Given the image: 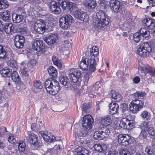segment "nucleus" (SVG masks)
I'll return each instance as SVG.
<instances>
[{"label":"nucleus","instance_id":"a18cd8bd","mask_svg":"<svg viewBox=\"0 0 155 155\" xmlns=\"http://www.w3.org/2000/svg\"><path fill=\"white\" fill-rule=\"evenodd\" d=\"M98 86H93L91 87L92 91L91 92L89 93V95L90 97L91 98H94L95 94L97 93V91L96 90V88H97Z\"/></svg>","mask_w":155,"mask_h":155},{"label":"nucleus","instance_id":"c85d7f7f","mask_svg":"<svg viewBox=\"0 0 155 155\" xmlns=\"http://www.w3.org/2000/svg\"><path fill=\"white\" fill-rule=\"evenodd\" d=\"M3 31H4L7 34H9L13 30V27L11 23H6L5 25H3Z\"/></svg>","mask_w":155,"mask_h":155},{"label":"nucleus","instance_id":"0eeeda50","mask_svg":"<svg viewBox=\"0 0 155 155\" xmlns=\"http://www.w3.org/2000/svg\"><path fill=\"white\" fill-rule=\"evenodd\" d=\"M28 138L29 139V142L33 145L35 150L39 149L41 146V143L38 141V136L31 132H28Z\"/></svg>","mask_w":155,"mask_h":155},{"label":"nucleus","instance_id":"603ef678","mask_svg":"<svg viewBox=\"0 0 155 155\" xmlns=\"http://www.w3.org/2000/svg\"><path fill=\"white\" fill-rule=\"evenodd\" d=\"M81 12H82V11L80 9L75 10L73 12L74 16L75 18L79 19L81 15Z\"/></svg>","mask_w":155,"mask_h":155},{"label":"nucleus","instance_id":"c9c22d12","mask_svg":"<svg viewBox=\"0 0 155 155\" xmlns=\"http://www.w3.org/2000/svg\"><path fill=\"white\" fill-rule=\"evenodd\" d=\"M99 54L98 48L95 46L92 47L91 49L90 50V56H95V57L97 58V55Z\"/></svg>","mask_w":155,"mask_h":155},{"label":"nucleus","instance_id":"e433bc0d","mask_svg":"<svg viewBox=\"0 0 155 155\" xmlns=\"http://www.w3.org/2000/svg\"><path fill=\"white\" fill-rule=\"evenodd\" d=\"M92 77L91 73V71H86L84 74V84L86 85L89 79Z\"/></svg>","mask_w":155,"mask_h":155},{"label":"nucleus","instance_id":"f3484780","mask_svg":"<svg viewBox=\"0 0 155 155\" xmlns=\"http://www.w3.org/2000/svg\"><path fill=\"white\" fill-rule=\"evenodd\" d=\"M126 104L124 103L123 104H122L120 105V107L122 109V115L123 116V118H122V120L120 121V126L122 128H123L124 129H125V125L126 124V123L125 122V121H126V119L125 117V115L126 114Z\"/></svg>","mask_w":155,"mask_h":155},{"label":"nucleus","instance_id":"7c9ffc66","mask_svg":"<svg viewBox=\"0 0 155 155\" xmlns=\"http://www.w3.org/2000/svg\"><path fill=\"white\" fill-rule=\"evenodd\" d=\"M52 60L54 64L57 66L58 68H61L62 67V62L55 56H52Z\"/></svg>","mask_w":155,"mask_h":155},{"label":"nucleus","instance_id":"412c9836","mask_svg":"<svg viewBox=\"0 0 155 155\" xmlns=\"http://www.w3.org/2000/svg\"><path fill=\"white\" fill-rule=\"evenodd\" d=\"M142 22L150 29H153L155 26V21L151 18H148L144 19L142 20Z\"/></svg>","mask_w":155,"mask_h":155},{"label":"nucleus","instance_id":"cd10ccee","mask_svg":"<svg viewBox=\"0 0 155 155\" xmlns=\"http://www.w3.org/2000/svg\"><path fill=\"white\" fill-rule=\"evenodd\" d=\"M112 122L111 116H108L102 119L101 124L104 126H107L110 124Z\"/></svg>","mask_w":155,"mask_h":155},{"label":"nucleus","instance_id":"4468645a","mask_svg":"<svg viewBox=\"0 0 155 155\" xmlns=\"http://www.w3.org/2000/svg\"><path fill=\"white\" fill-rule=\"evenodd\" d=\"M25 42V39L24 36L17 35L14 39V43L15 47L18 48H21L24 46Z\"/></svg>","mask_w":155,"mask_h":155},{"label":"nucleus","instance_id":"39448f33","mask_svg":"<svg viewBox=\"0 0 155 155\" xmlns=\"http://www.w3.org/2000/svg\"><path fill=\"white\" fill-rule=\"evenodd\" d=\"M138 46L137 53L140 56L146 57L150 54L152 49L148 43L145 42L141 43Z\"/></svg>","mask_w":155,"mask_h":155},{"label":"nucleus","instance_id":"37998d69","mask_svg":"<svg viewBox=\"0 0 155 155\" xmlns=\"http://www.w3.org/2000/svg\"><path fill=\"white\" fill-rule=\"evenodd\" d=\"M18 146V148L20 151L23 152L25 150L26 145L24 142L22 141H19Z\"/></svg>","mask_w":155,"mask_h":155},{"label":"nucleus","instance_id":"f704fd0d","mask_svg":"<svg viewBox=\"0 0 155 155\" xmlns=\"http://www.w3.org/2000/svg\"><path fill=\"white\" fill-rule=\"evenodd\" d=\"M0 73L2 76L6 77L11 75V71H10V69L5 68L0 71Z\"/></svg>","mask_w":155,"mask_h":155},{"label":"nucleus","instance_id":"1a4fd4ad","mask_svg":"<svg viewBox=\"0 0 155 155\" xmlns=\"http://www.w3.org/2000/svg\"><path fill=\"white\" fill-rule=\"evenodd\" d=\"M27 14L25 10L23 9L19 10L18 13H14L12 15V17L13 22L15 23H19L26 18Z\"/></svg>","mask_w":155,"mask_h":155},{"label":"nucleus","instance_id":"4be33fe9","mask_svg":"<svg viewBox=\"0 0 155 155\" xmlns=\"http://www.w3.org/2000/svg\"><path fill=\"white\" fill-rule=\"evenodd\" d=\"M84 4L86 8L91 10L95 8L97 5L96 0H85Z\"/></svg>","mask_w":155,"mask_h":155},{"label":"nucleus","instance_id":"09e8293b","mask_svg":"<svg viewBox=\"0 0 155 155\" xmlns=\"http://www.w3.org/2000/svg\"><path fill=\"white\" fill-rule=\"evenodd\" d=\"M68 2L66 1V0H60L58 3L63 9H65L67 8Z\"/></svg>","mask_w":155,"mask_h":155},{"label":"nucleus","instance_id":"2f4dec72","mask_svg":"<svg viewBox=\"0 0 155 155\" xmlns=\"http://www.w3.org/2000/svg\"><path fill=\"white\" fill-rule=\"evenodd\" d=\"M49 75L51 76L53 78H56L57 77L58 73L57 70L53 66H50L48 70Z\"/></svg>","mask_w":155,"mask_h":155},{"label":"nucleus","instance_id":"864d4df0","mask_svg":"<svg viewBox=\"0 0 155 155\" xmlns=\"http://www.w3.org/2000/svg\"><path fill=\"white\" fill-rule=\"evenodd\" d=\"M34 86L36 89H41L42 88V85L41 82L39 81H36L34 83Z\"/></svg>","mask_w":155,"mask_h":155},{"label":"nucleus","instance_id":"6e6d98bb","mask_svg":"<svg viewBox=\"0 0 155 155\" xmlns=\"http://www.w3.org/2000/svg\"><path fill=\"white\" fill-rule=\"evenodd\" d=\"M95 150L98 152H101L103 150L102 147L100 144H95L94 146Z\"/></svg>","mask_w":155,"mask_h":155},{"label":"nucleus","instance_id":"c756f323","mask_svg":"<svg viewBox=\"0 0 155 155\" xmlns=\"http://www.w3.org/2000/svg\"><path fill=\"white\" fill-rule=\"evenodd\" d=\"M76 152L77 155H88V151L84 147H79Z\"/></svg>","mask_w":155,"mask_h":155},{"label":"nucleus","instance_id":"338daca9","mask_svg":"<svg viewBox=\"0 0 155 155\" xmlns=\"http://www.w3.org/2000/svg\"><path fill=\"white\" fill-rule=\"evenodd\" d=\"M140 81V78L138 76H136L133 79V81L134 83L137 84L139 83Z\"/></svg>","mask_w":155,"mask_h":155},{"label":"nucleus","instance_id":"a211bd4d","mask_svg":"<svg viewBox=\"0 0 155 155\" xmlns=\"http://www.w3.org/2000/svg\"><path fill=\"white\" fill-rule=\"evenodd\" d=\"M90 131L85 128H81L77 132H74V136L76 138L80 137H85L90 133Z\"/></svg>","mask_w":155,"mask_h":155},{"label":"nucleus","instance_id":"393cba45","mask_svg":"<svg viewBox=\"0 0 155 155\" xmlns=\"http://www.w3.org/2000/svg\"><path fill=\"white\" fill-rule=\"evenodd\" d=\"M11 78L12 79L16 84H20L21 83L20 78L19 75L16 71H11Z\"/></svg>","mask_w":155,"mask_h":155},{"label":"nucleus","instance_id":"473e14b6","mask_svg":"<svg viewBox=\"0 0 155 155\" xmlns=\"http://www.w3.org/2000/svg\"><path fill=\"white\" fill-rule=\"evenodd\" d=\"M59 25L61 28L63 29H67L69 27L68 24L64 19L63 18L61 17L59 19Z\"/></svg>","mask_w":155,"mask_h":155},{"label":"nucleus","instance_id":"de8ad7c7","mask_svg":"<svg viewBox=\"0 0 155 155\" xmlns=\"http://www.w3.org/2000/svg\"><path fill=\"white\" fill-rule=\"evenodd\" d=\"M90 107L91 104L90 103H84L81 106L82 111H83L84 112H86L87 110L89 109Z\"/></svg>","mask_w":155,"mask_h":155},{"label":"nucleus","instance_id":"bb28decb","mask_svg":"<svg viewBox=\"0 0 155 155\" xmlns=\"http://www.w3.org/2000/svg\"><path fill=\"white\" fill-rule=\"evenodd\" d=\"M118 142L122 146H126V134L119 135L118 137Z\"/></svg>","mask_w":155,"mask_h":155},{"label":"nucleus","instance_id":"8fccbe9b","mask_svg":"<svg viewBox=\"0 0 155 155\" xmlns=\"http://www.w3.org/2000/svg\"><path fill=\"white\" fill-rule=\"evenodd\" d=\"M141 36V35L139 32L135 33L133 35V39L135 42H139Z\"/></svg>","mask_w":155,"mask_h":155},{"label":"nucleus","instance_id":"13d9d810","mask_svg":"<svg viewBox=\"0 0 155 155\" xmlns=\"http://www.w3.org/2000/svg\"><path fill=\"white\" fill-rule=\"evenodd\" d=\"M147 131L150 135L152 136H154L155 134V131L154 129L151 127H149L147 129Z\"/></svg>","mask_w":155,"mask_h":155},{"label":"nucleus","instance_id":"c03bdc74","mask_svg":"<svg viewBox=\"0 0 155 155\" xmlns=\"http://www.w3.org/2000/svg\"><path fill=\"white\" fill-rule=\"evenodd\" d=\"M134 95L135 97V99H142L143 97L144 96L146 95V94L145 93L143 92L137 91L136 92L134 93Z\"/></svg>","mask_w":155,"mask_h":155},{"label":"nucleus","instance_id":"a19ab883","mask_svg":"<svg viewBox=\"0 0 155 155\" xmlns=\"http://www.w3.org/2000/svg\"><path fill=\"white\" fill-rule=\"evenodd\" d=\"M89 16L85 12L82 11L79 19L85 22H87L88 20Z\"/></svg>","mask_w":155,"mask_h":155},{"label":"nucleus","instance_id":"6ab92c4d","mask_svg":"<svg viewBox=\"0 0 155 155\" xmlns=\"http://www.w3.org/2000/svg\"><path fill=\"white\" fill-rule=\"evenodd\" d=\"M50 10L53 13L56 15L59 14L61 12V9L59 3L56 2H51Z\"/></svg>","mask_w":155,"mask_h":155},{"label":"nucleus","instance_id":"9b49d317","mask_svg":"<svg viewBox=\"0 0 155 155\" xmlns=\"http://www.w3.org/2000/svg\"><path fill=\"white\" fill-rule=\"evenodd\" d=\"M46 26V24L44 20L42 19L37 20L35 23L34 29L39 33H43L45 31Z\"/></svg>","mask_w":155,"mask_h":155},{"label":"nucleus","instance_id":"aec40b11","mask_svg":"<svg viewBox=\"0 0 155 155\" xmlns=\"http://www.w3.org/2000/svg\"><path fill=\"white\" fill-rule=\"evenodd\" d=\"M140 69L144 73H149L152 77L155 78V70L149 66L140 67Z\"/></svg>","mask_w":155,"mask_h":155},{"label":"nucleus","instance_id":"423d86ee","mask_svg":"<svg viewBox=\"0 0 155 155\" xmlns=\"http://www.w3.org/2000/svg\"><path fill=\"white\" fill-rule=\"evenodd\" d=\"M143 102L136 98L130 104L129 110L133 113L136 114L143 107Z\"/></svg>","mask_w":155,"mask_h":155},{"label":"nucleus","instance_id":"dca6fc26","mask_svg":"<svg viewBox=\"0 0 155 155\" xmlns=\"http://www.w3.org/2000/svg\"><path fill=\"white\" fill-rule=\"evenodd\" d=\"M109 6L111 9L114 12H117L121 9L120 3L117 0H110Z\"/></svg>","mask_w":155,"mask_h":155},{"label":"nucleus","instance_id":"6e6552de","mask_svg":"<svg viewBox=\"0 0 155 155\" xmlns=\"http://www.w3.org/2000/svg\"><path fill=\"white\" fill-rule=\"evenodd\" d=\"M32 46L34 49L42 54H44L46 51V45L42 40L34 41Z\"/></svg>","mask_w":155,"mask_h":155},{"label":"nucleus","instance_id":"f257e3e1","mask_svg":"<svg viewBox=\"0 0 155 155\" xmlns=\"http://www.w3.org/2000/svg\"><path fill=\"white\" fill-rule=\"evenodd\" d=\"M68 77L70 81L67 77L61 76L59 79L61 83L64 86L68 87L73 85L79 86L81 84V73L80 71L75 69H71L70 70Z\"/></svg>","mask_w":155,"mask_h":155},{"label":"nucleus","instance_id":"7ed1b4c3","mask_svg":"<svg viewBox=\"0 0 155 155\" xmlns=\"http://www.w3.org/2000/svg\"><path fill=\"white\" fill-rule=\"evenodd\" d=\"M95 58H97L95 57V56H91L90 58L83 57L79 64L80 68L82 70L89 69L91 72H94L97 65Z\"/></svg>","mask_w":155,"mask_h":155},{"label":"nucleus","instance_id":"9d476101","mask_svg":"<svg viewBox=\"0 0 155 155\" xmlns=\"http://www.w3.org/2000/svg\"><path fill=\"white\" fill-rule=\"evenodd\" d=\"M110 132L108 129L103 128L96 131L94 134V137L96 140H101L108 137Z\"/></svg>","mask_w":155,"mask_h":155},{"label":"nucleus","instance_id":"2eb2a0df","mask_svg":"<svg viewBox=\"0 0 155 155\" xmlns=\"http://www.w3.org/2000/svg\"><path fill=\"white\" fill-rule=\"evenodd\" d=\"M39 134L42 137L46 142H51L54 141L56 140L55 137L50 134H48L46 131H39Z\"/></svg>","mask_w":155,"mask_h":155},{"label":"nucleus","instance_id":"49530a36","mask_svg":"<svg viewBox=\"0 0 155 155\" xmlns=\"http://www.w3.org/2000/svg\"><path fill=\"white\" fill-rule=\"evenodd\" d=\"M145 152L146 153L149 155H153L154 153V150L153 147L149 146L146 147Z\"/></svg>","mask_w":155,"mask_h":155},{"label":"nucleus","instance_id":"5fc2aeb1","mask_svg":"<svg viewBox=\"0 0 155 155\" xmlns=\"http://www.w3.org/2000/svg\"><path fill=\"white\" fill-rule=\"evenodd\" d=\"M108 155H118V153L115 149L113 148L110 149L108 150Z\"/></svg>","mask_w":155,"mask_h":155},{"label":"nucleus","instance_id":"79ce46f5","mask_svg":"<svg viewBox=\"0 0 155 155\" xmlns=\"http://www.w3.org/2000/svg\"><path fill=\"white\" fill-rule=\"evenodd\" d=\"M127 123L128 125H127V129L130 130L134 127V123L133 122V120H129L128 118H127Z\"/></svg>","mask_w":155,"mask_h":155},{"label":"nucleus","instance_id":"0e129e2a","mask_svg":"<svg viewBox=\"0 0 155 155\" xmlns=\"http://www.w3.org/2000/svg\"><path fill=\"white\" fill-rule=\"evenodd\" d=\"M140 126L143 128H147L149 126V124L147 122H142L140 124Z\"/></svg>","mask_w":155,"mask_h":155},{"label":"nucleus","instance_id":"3c124183","mask_svg":"<svg viewBox=\"0 0 155 155\" xmlns=\"http://www.w3.org/2000/svg\"><path fill=\"white\" fill-rule=\"evenodd\" d=\"M8 141L12 144H15L17 142L16 139H15L14 136L12 134L9 135L8 137Z\"/></svg>","mask_w":155,"mask_h":155},{"label":"nucleus","instance_id":"b1692460","mask_svg":"<svg viewBox=\"0 0 155 155\" xmlns=\"http://www.w3.org/2000/svg\"><path fill=\"white\" fill-rule=\"evenodd\" d=\"M10 12L6 10L4 12H0V18L5 21H8L10 17Z\"/></svg>","mask_w":155,"mask_h":155},{"label":"nucleus","instance_id":"4c0bfd02","mask_svg":"<svg viewBox=\"0 0 155 155\" xmlns=\"http://www.w3.org/2000/svg\"><path fill=\"white\" fill-rule=\"evenodd\" d=\"M7 52L3 47L0 45V58L5 59L7 57Z\"/></svg>","mask_w":155,"mask_h":155},{"label":"nucleus","instance_id":"bf43d9fd","mask_svg":"<svg viewBox=\"0 0 155 155\" xmlns=\"http://www.w3.org/2000/svg\"><path fill=\"white\" fill-rule=\"evenodd\" d=\"M140 136L143 139L147 137V132L144 130H142L140 134Z\"/></svg>","mask_w":155,"mask_h":155},{"label":"nucleus","instance_id":"58836bf2","mask_svg":"<svg viewBox=\"0 0 155 155\" xmlns=\"http://www.w3.org/2000/svg\"><path fill=\"white\" fill-rule=\"evenodd\" d=\"M9 6V4L5 0H0V9H5Z\"/></svg>","mask_w":155,"mask_h":155},{"label":"nucleus","instance_id":"4d7b16f0","mask_svg":"<svg viewBox=\"0 0 155 155\" xmlns=\"http://www.w3.org/2000/svg\"><path fill=\"white\" fill-rule=\"evenodd\" d=\"M127 25H128L129 26L127 27L128 28H130L133 26L134 23L132 21V20L131 18V16L129 18V19H127Z\"/></svg>","mask_w":155,"mask_h":155},{"label":"nucleus","instance_id":"20e7f679","mask_svg":"<svg viewBox=\"0 0 155 155\" xmlns=\"http://www.w3.org/2000/svg\"><path fill=\"white\" fill-rule=\"evenodd\" d=\"M45 87L47 92L53 95H56L61 89L59 82L52 78L46 80L45 83Z\"/></svg>","mask_w":155,"mask_h":155},{"label":"nucleus","instance_id":"774afa93","mask_svg":"<svg viewBox=\"0 0 155 155\" xmlns=\"http://www.w3.org/2000/svg\"><path fill=\"white\" fill-rule=\"evenodd\" d=\"M80 142L82 144L83 146H86V144L88 143L87 140L85 139H81L80 140Z\"/></svg>","mask_w":155,"mask_h":155},{"label":"nucleus","instance_id":"f03ea898","mask_svg":"<svg viewBox=\"0 0 155 155\" xmlns=\"http://www.w3.org/2000/svg\"><path fill=\"white\" fill-rule=\"evenodd\" d=\"M99 7L101 9L96 13L97 20L95 22V25L97 28L103 29L109 23L110 20L107 15L102 10L106 7L105 2L99 5Z\"/></svg>","mask_w":155,"mask_h":155},{"label":"nucleus","instance_id":"ddd939ff","mask_svg":"<svg viewBox=\"0 0 155 155\" xmlns=\"http://www.w3.org/2000/svg\"><path fill=\"white\" fill-rule=\"evenodd\" d=\"M58 37L56 34H50L43 38L44 41L48 44L51 46L56 43Z\"/></svg>","mask_w":155,"mask_h":155},{"label":"nucleus","instance_id":"f8f14e48","mask_svg":"<svg viewBox=\"0 0 155 155\" xmlns=\"http://www.w3.org/2000/svg\"><path fill=\"white\" fill-rule=\"evenodd\" d=\"M93 122V119L91 115H87L84 116L82 121L83 127L89 130L92 127Z\"/></svg>","mask_w":155,"mask_h":155},{"label":"nucleus","instance_id":"e2e57ef3","mask_svg":"<svg viewBox=\"0 0 155 155\" xmlns=\"http://www.w3.org/2000/svg\"><path fill=\"white\" fill-rule=\"evenodd\" d=\"M7 131L6 127H1V130H0V137H2L5 132Z\"/></svg>","mask_w":155,"mask_h":155},{"label":"nucleus","instance_id":"a878e982","mask_svg":"<svg viewBox=\"0 0 155 155\" xmlns=\"http://www.w3.org/2000/svg\"><path fill=\"white\" fill-rule=\"evenodd\" d=\"M110 95L112 98L117 101H120L122 98L119 93L116 92L114 90H112L111 91Z\"/></svg>","mask_w":155,"mask_h":155},{"label":"nucleus","instance_id":"052dcab7","mask_svg":"<svg viewBox=\"0 0 155 155\" xmlns=\"http://www.w3.org/2000/svg\"><path fill=\"white\" fill-rule=\"evenodd\" d=\"M21 74L23 78L28 77L29 76L28 71L24 70H21Z\"/></svg>","mask_w":155,"mask_h":155},{"label":"nucleus","instance_id":"ea45409f","mask_svg":"<svg viewBox=\"0 0 155 155\" xmlns=\"http://www.w3.org/2000/svg\"><path fill=\"white\" fill-rule=\"evenodd\" d=\"M61 18H63L67 22V23L70 26V24L73 21V17L70 15H66L64 17H62Z\"/></svg>","mask_w":155,"mask_h":155},{"label":"nucleus","instance_id":"69168bd1","mask_svg":"<svg viewBox=\"0 0 155 155\" xmlns=\"http://www.w3.org/2000/svg\"><path fill=\"white\" fill-rule=\"evenodd\" d=\"M120 155H126V148L121 147L119 152Z\"/></svg>","mask_w":155,"mask_h":155},{"label":"nucleus","instance_id":"5701e85b","mask_svg":"<svg viewBox=\"0 0 155 155\" xmlns=\"http://www.w3.org/2000/svg\"><path fill=\"white\" fill-rule=\"evenodd\" d=\"M119 105L115 102H112L109 104V113L114 114L117 113L119 110Z\"/></svg>","mask_w":155,"mask_h":155},{"label":"nucleus","instance_id":"72a5a7b5","mask_svg":"<svg viewBox=\"0 0 155 155\" xmlns=\"http://www.w3.org/2000/svg\"><path fill=\"white\" fill-rule=\"evenodd\" d=\"M139 32L141 36L145 38L148 37L150 35V31L145 28H140Z\"/></svg>","mask_w":155,"mask_h":155},{"label":"nucleus","instance_id":"680f3d73","mask_svg":"<svg viewBox=\"0 0 155 155\" xmlns=\"http://www.w3.org/2000/svg\"><path fill=\"white\" fill-rule=\"evenodd\" d=\"M73 6V3L71 2H68L67 7L68 9L70 11H71L72 10Z\"/></svg>","mask_w":155,"mask_h":155}]
</instances>
